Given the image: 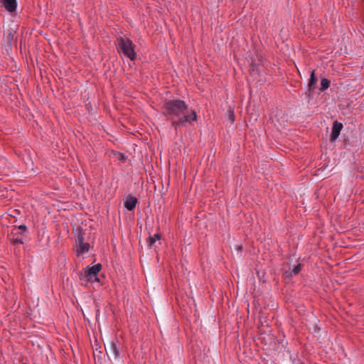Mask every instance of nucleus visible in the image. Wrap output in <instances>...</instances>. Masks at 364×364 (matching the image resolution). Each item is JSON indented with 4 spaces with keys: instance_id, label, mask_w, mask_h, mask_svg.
Returning a JSON list of instances; mask_svg holds the SVG:
<instances>
[{
    "instance_id": "nucleus-10",
    "label": "nucleus",
    "mask_w": 364,
    "mask_h": 364,
    "mask_svg": "<svg viewBox=\"0 0 364 364\" xmlns=\"http://www.w3.org/2000/svg\"><path fill=\"white\" fill-rule=\"evenodd\" d=\"M330 86V80L326 78H322L321 81V91H325Z\"/></svg>"
},
{
    "instance_id": "nucleus-7",
    "label": "nucleus",
    "mask_w": 364,
    "mask_h": 364,
    "mask_svg": "<svg viewBox=\"0 0 364 364\" xmlns=\"http://www.w3.org/2000/svg\"><path fill=\"white\" fill-rule=\"evenodd\" d=\"M0 2L9 12H14L16 10V0H0Z\"/></svg>"
},
{
    "instance_id": "nucleus-11",
    "label": "nucleus",
    "mask_w": 364,
    "mask_h": 364,
    "mask_svg": "<svg viewBox=\"0 0 364 364\" xmlns=\"http://www.w3.org/2000/svg\"><path fill=\"white\" fill-rule=\"evenodd\" d=\"M316 81H317V79L315 76L314 71L313 70V71H311L309 82L308 84L309 88L312 89L313 87L315 85Z\"/></svg>"
},
{
    "instance_id": "nucleus-8",
    "label": "nucleus",
    "mask_w": 364,
    "mask_h": 364,
    "mask_svg": "<svg viewBox=\"0 0 364 364\" xmlns=\"http://www.w3.org/2000/svg\"><path fill=\"white\" fill-rule=\"evenodd\" d=\"M136 203L137 199L135 197L129 196L126 198L124 205L127 210H132L135 208Z\"/></svg>"
},
{
    "instance_id": "nucleus-5",
    "label": "nucleus",
    "mask_w": 364,
    "mask_h": 364,
    "mask_svg": "<svg viewBox=\"0 0 364 364\" xmlns=\"http://www.w3.org/2000/svg\"><path fill=\"white\" fill-rule=\"evenodd\" d=\"M105 350L107 356L110 360L118 361L119 358V350L117 346L114 342H110Z\"/></svg>"
},
{
    "instance_id": "nucleus-2",
    "label": "nucleus",
    "mask_w": 364,
    "mask_h": 364,
    "mask_svg": "<svg viewBox=\"0 0 364 364\" xmlns=\"http://www.w3.org/2000/svg\"><path fill=\"white\" fill-rule=\"evenodd\" d=\"M117 50L131 60L136 59V55L134 51V45L129 38L119 37L117 39Z\"/></svg>"
},
{
    "instance_id": "nucleus-9",
    "label": "nucleus",
    "mask_w": 364,
    "mask_h": 364,
    "mask_svg": "<svg viewBox=\"0 0 364 364\" xmlns=\"http://www.w3.org/2000/svg\"><path fill=\"white\" fill-rule=\"evenodd\" d=\"M301 265L297 264L295 265L291 270L286 271L285 274L287 277H292L293 275L297 274L301 271Z\"/></svg>"
},
{
    "instance_id": "nucleus-6",
    "label": "nucleus",
    "mask_w": 364,
    "mask_h": 364,
    "mask_svg": "<svg viewBox=\"0 0 364 364\" xmlns=\"http://www.w3.org/2000/svg\"><path fill=\"white\" fill-rule=\"evenodd\" d=\"M343 128V124L338 121H335L333 124L332 132L330 136V139L331 141H335L338 136L340 135L341 131Z\"/></svg>"
},
{
    "instance_id": "nucleus-1",
    "label": "nucleus",
    "mask_w": 364,
    "mask_h": 364,
    "mask_svg": "<svg viewBox=\"0 0 364 364\" xmlns=\"http://www.w3.org/2000/svg\"><path fill=\"white\" fill-rule=\"evenodd\" d=\"M164 114L171 117V125L177 129L178 127L185 126L187 123L191 124L193 121H196L197 115L194 110L190 114H185L183 117L177 119L182 114H185L188 109V105L183 100H166L164 105Z\"/></svg>"
},
{
    "instance_id": "nucleus-15",
    "label": "nucleus",
    "mask_w": 364,
    "mask_h": 364,
    "mask_svg": "<svg viewBox=\"0 0 364 364\" xmlns=\"http://www.w3.org/2000/svg\"><path fill=\"white\" fill-rule=\"evenodd\" d=\"M230 119L232 122L234 121V116H233V112H231V114H230Z\"/></svg>"
},
{
    "instance_id": "nucleus-13",
    "label": "nucleus",
    "mask_w": 364,
    "mask_h": 364,
    "mask_svg": "<svg viewBox=\"0 0 364 364\" xmlns=\"http://www.w3.org/2000/svg\"><path fill=\"white\" fill-rule=\"evenodd\" d=\"M14 230L16 231V233L21 234L22 232H24L26 231L27 228L24 225H21L18 227L16 228Z\"/></svg>"
},
{
    "instance_id": "nucleus-12",
    "label": "nucleus",
    "mask_w": 364,
    "mask_h": 364,
    "mask_svg": "<svg viewBox=\"0 0 364 364\" xmlns=\"http://www.w3.org/2000/svg\"><path fill=\"white\" fill-rule=\"evenodd\" d=\"M160 239V236L159 234H155L154 236H150L147 242L150 247H152L156 240H159Z\"/></svg>"
},
{
    "instance_id": "nucleus-14",
    "label": "nucleus",
    "mask_w": 364,
    "mask_h": 364,
    "mask_svg": "<svg viewBox=\"0 0 364 364\" xmlns=\"http://www.w3.org/2000/svg\"><path fill=\"white\" fill-rule=\"evenodd\" d=\"M12 242L15 245H17V244H22L23 243V241L21 240V239H14Z\"/></svg>"
},
{
    "instance_id": "nucleus-3",
    "label": "nucleus",
    "mask_w": 364,
    "mask_h": 364,
    "mask_svg": "<svg viewBox=\"0 0 364 364\" xmlns=\"http://www.w3.org/2000/svg\"><path fill=\"white\" fill-rule=\"evenodd\" d=\"M102 266L100 264H95L91 267H87L85 269L84 273L80 274V278L81 280L86 279L87 281L99 282L97 274L100 271Z\"/></svg>"
},
{
    "instance_id": "nucleus-4",
    "label": "nucleus",
    "mask_w": 364,
    "mask_h": 364,
    "mask_svg": "<svg viewBox=\"0 0 364 364\" xmlns=\"http://www.w3.org/2000/svg\"><path fill=\"white\" fill-rule=\"evenodd\" d=\"M76 252L77 256H82L90 250V244L84 242L82 232L79 231L75 236Z\"/></svg>"
}]
</instances>
